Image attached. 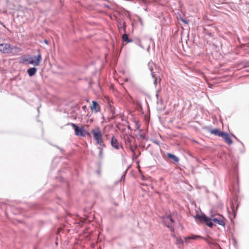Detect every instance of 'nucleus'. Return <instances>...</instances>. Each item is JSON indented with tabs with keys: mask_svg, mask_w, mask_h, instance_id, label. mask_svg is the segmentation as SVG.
<instances>
[{
	"mask_svg": "<svg viewBox=\"0 0 249 249\" xmlns=\"http://www.w3.org/2000/svg\"><path fill=\"white\" fill-rule=\"evenodd\" d=\"M111 145L112 147L117 150L121 147L117 139L114 136H112L111 138Z\"/></svg>",
	"mask_w": 249,
	"mask_h": 249,
	"instance_id": "nucleus-8",
	"label": "nucleus"
},
{
	"mask_svg": "<svg viewBox=\"0 0 249 249\" xmlns=\"http://www.w3.org/2000/svg\"><path fill=\"white\" fill-rule=\"evenodd\" d=\"M223 133H224V132L220 131L218 129H213L211 131V134H214L216 136H218L221 137L222 136V135H223Z\"/></svg>",
	"mask_w": 249,
	"mask_h": 249,
	"instance_id": "nucleus-12",
	"label": "nucleus"
},
{
	"mask_svg": "<svg viewBox=\"0 0 249 249\" xmlns=\"http://www.w3.org/2000/svg\"><path fill=\"white\" fill-rule=\"evenodd\" d=\"M95 140L102 138V134L100 129L97 128L96 129H93L91 131Z\"/></svg>",
	"mask_w": 249,
	"mask_h": 249,
	"instance_id": "nucleus-7",
	"label": "nucleus"
},
{
	"mask_svg": "<svg viewBox=\"0 0 249 249\" xmlns=\"http://www.w3.org/2000/svg\"><path fill=\"white\" fill-rule=\"evenodd\" d=\"M125 143H126V145L128 147H129V148L130 150V151L133 153V156L134 157H135V158H137V157L136 155V153L135 152L134 149L132 145H131V141L129 138L126 140Z\"/></svg>",
	"mask_w": 249,
	"mask_h": 249,
	"instance_id": "nucleus-10",
	"label": "nucleus"
},
{
	"mask_svg": "<svg viewBox=\"0 0 249 249\" xmlns=\"http://www.w3.org/2000/svg\"><path fill=\"white\" fill-rule=\"evenodd\" d=\"M154 65V63L152 62H149V63L148 64L149 69L151 71V72H152V71H153V67Z\"/></svg>",
	"mask_w": 249,
	"mask_h": 249,
	"instance_id": "nucleus-21",
	"label": "nucleus"
},
{
	"mask_svg": "<svg viewBox=\"0 0 249 249\" xmlns=\"http://www.w3.org/2000/svg\"><path fill=\"white\" fill-rule=\"evenodd\" d=\"M68 125H70L73 127L75 132V135L78 137H85L87 132L83 127H78L76 124L73 123H68Z\"/></svg>",
	"mask_w": 249,
	"mask_h": 249,
	"instance_id": "nucleus-2",
	"label": "nucleus"
},
{
	"mask_svg": "<svg viewBox=\"0 0 249 249\" xmlns=\"http://www.w3.org/2000/svg\"><path fill=\"white\" fill-rule=\"evenodd\" d=\"M118 27L120 30L123 29L124 32H125V23H122L121 22H118Z\"/></svg>",
	"mask_w": 249,
	"mask_h": 249,
	"instance_id": "nucleus-18",
	"label": "nucleus"
},
{
	"mask_svg": "<svg viewBox=\"0 0 249 249\" xmlns=\"http://www.w3.org/2000/svg\"><path fill=\"white\" fill-rule=\"evenodd\" d=\"M186 237H184V239ZM185 242L186 243L185 240L184 241L183 239H182L181 238H177L176 239V244L177 245H179V244H182L183 243V242Z\"/></svg>",
	"mask_w": 249,
	"mask_h": 249,
	"instance_id": "nucleus-20",
	"label": "nucleus"
},
{
	"mask_svg": "<svg viewBox=\"0 0 249 249\" xmlns=\"http://www.w3.org/2000/svg\"><path fill=\"white\" fill-rule=\"evenodd\" d=\"M58 148H59V149H60V150H61V151H62V149L61 148H59V147H58Z\"/></svg>",
	"mask_w": 249,
	"mask_h": 249,
	"instance_id": "nucleus-31",
	"label": "nucleus"
},
{
	"mask_svg": "<svg viewBox=\"0 0 249 249\" xmlns=\"http://www.w3.org/2000/svg\"><path fill=\"white\" fill-rule=\"evenodd\" d=\"M37 71V69L35 67L29 68L27 70V73L30 76H33L35 74Z\"/></svg>",
	"mask_w": 249,
	"mask_h": 249,
	"instance_id": "nucleus-13",
	"label": "nucleus"
},
{
	"mask_svg": "<svg viewBox=\"0 0 249 249\" xmlns=\"http://www.w3.org/2000/svg\"><path fill=\"white\" fill-rule=\"evenodd\" d=\"M221 137L223 138L228 144L231 145L232 143V141L231 139L230 136L227 133L224 132Z\"/></svg>",
	"mask_w": 249,
	"mask_h": 249,
	"instance_id": "nucleus-9",
	"label": "nucleus"
},
{
	"mask_svg": "<svg viewBox=\"0 0 249 249\" xmlns=\"http://www.w3.org/2000/svg\"><path fill=\"white\" fill-rule=\"evenodd\" d=\"M86 107V106H83V108L84 109H85Z\"/></svg>",
	"mask_w": 249,
	"mask_h": 249,
	"instance_id": "nucleus-29",
	"label": "nucleus"
},
{
	"mask_svg": "<svg viewBox=\"0 0 249 249\" xmlns=\"http://www.w3.org/2000/svg\"><path fill=\"white\" fill-rule=\"evenodd\" d=\"M168 157L169 158L172 159L175 162H178L179 161V159L176 156H175L174 154H171V153H168Z\"/></svg>",
	"mask_w": 249,
	"mask_h": 249,
	"instance_id": "nucleus-16",
	"label": "nucleus"
},
{
	"mask_svg": "<svg viewBox=\"0 0 249 249\" xmlns=\"http://www.w3.org/2000/svg\"><path fill=\"white\" fill-rule=\"evenodd\" d=\"M181 20L185 24H188V22L186 20L183 19V18H181Z\"/></svg>",
	"mask_w": 249,
	"mask_h": 249,
	"instance_id": "nucleus-23",
	"label": "nucleus"
},
{
	"mask_svg": "<svg viewBox=\"0 0 249 249\" xmlns=\"http://www.w3.org/2000/svg\"><path fill=\"white\" fill-rule=\"evenodd\" d=\"M163 221L165 225L169 228L172 231H174L173 224L174 222L173 219L172 218L171 215L166 216L164 217L163 218Z\"/></svg>",
	"mask_w": 249,
	"mask_h": 249,
	"instance_id": "nucleus-4",
	"label": "nucleus"
},
{
	"mask_svg": "<svg viewBox=\"0 0 249 249\" xmlns=\"http://www.w3.org/2000/svg\"><path fill=\"white\" fill-rule=\"evenodd\" d=\"M122 39L124 41L127 43L132 42V40L131 39H129L128 35L125 33L123 35Z\"/></svg>",
	"mask_w": 249,
	"mask_h": 249,
	"instance_id": "nucleus-15",
	"label": "nucleus"
},
{
	"mask_svg": "<svg viewBox=\"0 0 249 249\" xmlns=\"http://www.w3.org/2000/svg\"><path fill=\"white\" fill-rule=\"evenodd\" d=\"M156 96L157 98H158V94H156Z\"/></svg>",
	"mask_w": 249,
	"mask_h": 249,
	"instance_id": "nucleus-30",
	"label": "nucleus"
},
{
	"mask_svg": "<svg viewBox=\"0 0 249 249\" xmlns=\"http://www.w3.org/2000/svg\"><path fill=\"white\" fill-rule=\"evenodd\" d=\"M197 238H202V239H204L209 244L211 245V244H213V243L212 242L210 241L208 239H207L206 238H204L200 235H192L190 236L186 237V238H185V241L186 242V243H188L189 242V240H191V239L196 240Z\"/></svg>",
	"mask_w": 249,
	"mask_h": 249,
	"instance_id": "nucleus-6",
	"label": "nucleus"
},
{
	"mask_svg": "<svg viewBox=\"0 0 249 249\" xmlns=\"http://www.w3.org/2000/svg\"><path fill=\"white\" fill-rule=\"evenodd\" d=\"M91 109L94 110L95 112L99 111L100 107L96 101H92V105L91 107Z\"/></svg>",
	"mask_w": 249,
	"mask_h": 249,
	"instance_id": "nucleus-11",
	"label": "nucleus"
},
{
	"mask_svg": "<svg viewBox=\"0 0 249 249\" xmlns=\"http://www.w3.org/2000/svg\"><path fill=\"white\" fill-rule=\"evenodd\" d=\"M139 46H140L141 47H142V48H143V47H142V46L141 45L140 42H139Z\"/></svg>",
	"mask_w": 249,
	"mask_h": 249,
	"instance_id": "nucleus-26",
	"label": "nucleus"
},
{
	"mask_svg": "<svg viewBox=\"0 0 249 249\" xmlns=\"http://www.w3.org/2000/svg\"><path fill=\"white\" fill-rule=\"evenodd\" d=\"M105 7L107 8H110V6L108 5H107V4H105Z\"/></svg>",
	"mask_w": 249,
	"mask_h": 249,
	"instance_id": "nucleus-25",
	"label": "nucleus"
},
{
	"mask_svg": "<svg viewBox=\"0 0 249 249\" xmlns=\"http://www.w3.org/2000/svg\"><path fill=\"white\" fill-rule=\"evenodd\" d=\"M37 52L38 53V54L37 56L29 55L28 57L27 58L25 59L24 61H27L29 64H32L35 66H38L40 64L42 57L41 54L40 53V50H38Z\"/></svg>",
	"mask_w": 249,
	"mask_h": 249,
	"instance_id": "nucleus-1",
	"label": "nucleus"
},
{
	"mask_svg": "<svg viewBox=\"0 0 249 249\" xmlns=\"http://www.w3.org/2000/svg\"><path fill=\"white\" fill-rule=\"evenodd\" d=\"M173 237H174L176 239H177V238H178L175 234H173Z\"/></svg>",
	"mask_w": 249,
	"mask_h": 249,
	"instance_id": "nucleus-28",
	"label": "nucleus"
},
{
	"mask_svg": "<svg viewBox=\"0 0 249 249\" xmlns=\"http://www.w3.org/2000/svg\"><path fill=\"white\" fill-rule=\"evenodd\" d=\"M44 42H45L46 44H48V41L47 40H44Z\"/></svg>",
	"mask_w": 249,
	"mask_h": 249,
	"instance_id": "nucleus-27",
	"label": "nucleus"
},
{
	"mask_svg": "<svg viewBox=\"0 0 249 249\" xmlns=\"http://www.w3.org/2000/svg\"><path fill=\"white\" fill-rule=\"evenodd\" d=\"M151 75H152V77L154 79V84L155 86L156 87L157 84V79L156 78L154 72H151Z\"/></svg>",
	"mask_w": 249,
	"mask_h": 249,
	"instance_id": "nucleus-22",
	"label": "nucleus"
},
{
	"mask_svg": "<svg viewBox=\"0 0 249 249\" xmlns=\"http://www.w3.org/2000/svg\"><path fill=\"white\" fill-rule=\"evenodd\" d=\"M126 99L128 102H130V99H132V97L130 95H129L128 98H126Z\"/></svg>",
	"mask_w": 249,
	"mask_h": 249,
	"instance_id": "nucleus-24",
	"label": "nucleus"
},
{
	"mask_svg": "<svg viewBox=\"0 0 249 249\" xmlns=\"http://www.w3.org/2000/svg\"><path fill=\"white\" fill-rule=\"evenodd\" d=\"M95 141L96 143L99 145V146L105 147V144L104 143L102 138L96 140Z\"/></svg>",
	"mask_w": 249,
	"mask_h": 249,
	"instance_id": "nucleus-17",
	"label": "nucleus"
},
{
	"mask_svg": "<svg viewBox=\"0 0 249 249\" xmlns=\"http://www.w3.org/2000/svg\"><path fill=\"white\" fill-rule=\"evenodd\" d=\"M104 147L98 146V149L99 150V157L100 159H102L103 157V149Z\"/></svg>",
	"mask_w": 249,
	"mask_h": 249,
	"instance_id": "nucleus-19",
	"label": "nucleus"
},
{
	"mask_svg": "<svg viewBox=\"0 0 249 249\" xmlns=\"http://www.w3.org/2000/svg\"><path fill=\"white\" fill-rule=\"evenodd\" d=\"M13 49V47L8 43H3L0 44V51L4 53H11Z\"/></svg>",
	"mask_w": 249,
	"mask_h": 249,
	"instance_id": "nucleus-5",
	"label": "nucleus"
},
{
	"mask_svg": "<svg viewBox=\"0 0 249 249\" xmlns=\"http://www.w3.org/2000/svg\"><path fill=\"white\" fill-rule=\"evenodd\" d=\"M213 222L217 223L218 225H221V226H224L225 225V222L224 221L219 218H213Z\"/></svg>",
	"mask_w": 249,
	"mask_h": 249,
	"instance_id": "nucleus-14",
	"label": "nucleus"
},
{
	"mask_svg": "<svg viewBox=\"0 0 249 249\" xmlns=\"http://www.w3.org/2000/svg\"><path fill=\"white\" fill-rule=\"evenodd\" d=\"M195 218L196 220H197V219H199L200 221L205 222L206 224L210 228H212L213 225V218L211 219L208 218L204 213H202L200 215H197L195 216Z\"/></svg>",
	"mask_w": 249,
	"mask_h": 249,
	"instance_id": "nucleus-3",
	"label": "nucleus"
}]
</instances>
